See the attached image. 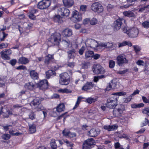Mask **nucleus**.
Returning <instances> with one entry per match:
<instances>
[{
  "instance_id": "20e7f679",
  "label": "nucleus",
  "mask_w": 149,
  "mask_h": 149,
  "mask_svg": "<svg viewBox=\"0 0 149 149\" xmlns=\"http://www.w3.org/2000/svg\"><path fill=\"white\" fill-rule=\"evenodd\" d=\"M91 9L95 12L100 13L104 10V8L102 5L98 2L93 3L91 6Z\"/></svg>"
},
{
  "instance_id": "39448f33",
  "label": "nucleus",
  "mask_w": 149,
  "mask_h": 149,
  "mask_svg": "<svg viewBox=\"0 0 149 149\" xmlns=\"http://www.w3.org/2000/svg\"><path fill=\"white\" fill-rule=\"evenodd\" d=\"M93 70L94 73L97 74H103L105 72L104 68L99 64L94 65L93 67Z\"/></svg>"
},
{
  "instance_id": "de8ad7c7",
  "label": "nucleus",
  "mask_w": 149,
  "mask_h": 149,
  "mask_svg": "<svg viewBox=\"0 0 149 149\" xmlns=\"http://www.w3.org/2000/svg\"><path fill=\"white\" fill-rule=\"evenodd\" d=\"M142 25L144 28L148 29L149 27V21H146L142 23Z\"/></svg>"
},
{
  "instance_id": "423d86ee",
  "label": "nucleus",
  "mask_w": 149,
  "mask_h": 149,
  "mask_svg": "<svg viewBox=\"0 0 149 149\" xmlns=\"http://www.w3.org/2000/svg\"><path fill=\"white\" fill-rule=\"evenodd\" d=\"M51 3V0H42L38 3V7L42 9L46 8L50 6Z\"/></svg>"
},
{
  "instance_id": "338daca9",
  "label": "nucleus",
  "mask_w": 149,
  "mask_h": 149,
  "mask_svg": "<svg viewBox=\"0 0 149 149\" xmlns=\"http://www.w3.org/2000/svg\"><path fill=\"white\" fill-rule=\"evenodd\" d=\"M100 55L98 54H95L93 55V57L94 59L97 60L100 58Z\"/></svg>"
},
{
  "instance_id": "49530a36",
  "label": "nucleus",
  "mask_w": 149,
  "mask_h": 149,
  "mask_svg": "<svg viewBox=\"0 0 149 149\" xmlns=\"http://www.w3.org/2000/svg\"><path fill=\"white\" fill-rule=\"evenodd\" d=\"M98 48L102 49L106 48V43H101L98 44Z\"/></svg>"
},
{
  "instance_id": "7c9ffc66",
  "label": "nucleus",
  "mask_w": 149,
  "mask_h": 149,
  "mask_svg": "<svg viewBox=\"0 0 149 149\" xmlns=\"http://www.w3.org/2000/svg\"><path fill=\"white\" fill-rule=\"evenodd\" d=\"M75 51L74 49L69 51L68 52V56L70 58H74L75 55Z\"/></svg>"
},
{
  "instance_id": "f8f14e48",
  "label": "nucleus",
  "mask_w": 149,
  "mask_h": 149,
  "mask_svg": "<svg viewBox=\"0 0 149 149\" xmlns=\"http://www.w3.org/2000/svg\"><path fill=\"white\" fill-rule=\"evenodd\" d=\"M117 62L119 65L127 63L128 61L126 58V56L124 54H120L117 56Z\"/></svg>"
},
{
  "instance_id": "f3484780",
  "label": "nucleus",
  "mask_w": 149,
  "mask_h": 149,
  "mask_svg": "<svg viewBox=\"0 0 149 149\" xmlns=\"http://www.w3.org/2000/svg\"><path fill=\"white\" fill-rule=\"evenodd\" d=\"M100 131L93 128L91 129L88 133V135L90 136L94 137L97 136L100 133Z\"/></svg>"
},
{
  "instance_id": "f704fd0d",
  "label": "nucleus",
  "mask_w": 149,
  "mask_h": 149,
  "mask_svg": "<svg viewBox=\"0 0 149 149\" xmlns=\"http://www.w3.org/2000/svg\"><path fill=\"white\" fill-rule=\"evenodd\" d=\"M58 92L60 93H71L72 91L66 88H65L59 89L58 90Z\"/></svg>"
},
{
  "instance_id": "c9c22d12",
  "label": "nucleus",
  "mask_w": 149,
  "mask_h": 149,
  "mask_svg": "<svg viewBox=\"0 0 149 149\" xmlns=\"http://www.w3.org/2000/svg\"><path fill=\"white\" fill-rule=\"evenodd\" d=\"M94 52L93 51H88L85 52V57L86 58H89L93 57Z\"/></svg>"
},
{
  "instance_id": "f257e3e1",
  "label": "nucleus",
  "mask_w": 149,
  "mask_h": 149,
  "mask_svg": "<svg viewBox=\"0 0 149 149\" xmlns=\"http://www.w3.org/2000/svg\"><path fill=\"white\" fill-rule=\"evenodd\" d=\"M122 30L123 32L126 33L131 38L136 37L139 32L138 29L135 27L130 28L128 29L126 27H124L122 29Z\"/></svg>"
},
{
  "instance_id": "4468645a",
  "label": "nucleus",
  "mask_w": 149,
  "mask_h": 149,
  "mask_svg": "<svg viewBox=\"0 0 149 149\" xmlns=\"http://www.w3.org/2000/svg\"><path fill=\"white\" fill-rule=\"evenodd\" d=\"M119 106V108L115 110L113 112V114L117 117H120L125 109V106L123 105L120 104Z\"/></svg>"
},
{
  "instance_id": "2eb2a0df",
  "label": "nucleus",
  "mask_w": 149,
  "mask_h": 149,
  "mask_svg": "<svg viewBox=\"0 0 149 149\" xmlns=\"http://www.w3.org/2000/svg\"><path fill=\"white\" fill-rule=\"evenodd\" d=\"M122 19L121 18H119L114 21L113 24L114 31H118L120 29L122 24Z\"/></svg>"
},
{
  "instance_id": "6e6d98bb",
  "label": "nucleus",
  "mask_w": 149,
  "mask_h": 149,
  "mask_svg": "<svg viewBox=\"0 0 149 149\" xmlns=\"http://www.w3.org/2000/svg\"><path fill=\"white\" fill-rule=\"evenodd\" d=\"M134 50H135V52L136 53H137L141 49V47L137 45H135L134 46Z\"/></svg>"
},
{
  "instance_id": "a18cd8bd",
  "label": "nucleus",
  "mask_w": 149,
  "mask_h": 149,
  "mask_svg": "<svg viewBox=\"0 0 149 149\" xmlns=\"http://www.w3.org/2000/svg\"><path fill=\"white\" fill-rule=\"evenodd\" d=\"M106 48L109 49L113 48V44L112 42H109L106 43Z\"/></svg>"
},
{
  "instance_id": "a19ab883",
  "label": "nucleus",
  "mask_w": 149,
  "mask_h": 149,
  "mask_svg": "<svg viewBox=\"0 0 149 149\" xmlns=\"http://www.w3.org/2000/svg\"><path fill=\"white\" fill-rule=\"evenodd\" d=\"M53 58V56L51 55H48L45 57V63L48 64L50 60Z\"/></svg>"
},
{
  "instance_id": "9d476101",
  "label": "nucleus",
  "mask_w": 149,
  "mask_h": 149,
  "mask_svg": "<svg viewBox=\"0 0 149 149\" xmlns=\"http://www.w3.org/2000/svg\"><path fill=\"white\" fill-rule=\"evenodd\" d=\"M95 144V141L92 138L88 139L84 143L83 149H90L91 146Z\"/></svg>"
},
{
  "instance_id": "6ab92c4d",
  "label": "nucleus",
  "mask_w": 149,
  "mask_h": 149,
  "mask_svg": "<svg viewBox=\"0 0 149 149\" xmlns=\"http://www.w3.org/2000/svg\"><path fill=\"white\" fill-rule=\"evenodd\" d=\"M72 30L69 29H64L62 32L63 36L65 37H69L72 36Z\"/></svg>"
},
{
  "instance_id": "aec40b11",
  "label": "nucleus",
  "mask_w": 149,
  "mask_h": 149,
  "mask_svg": "<svg viewBox=\"0 0 149 149\" xmlns=\"http://www.w3.org/2000/svg\"><path fill=\"white\" fill-rule=\"evenodd\" d=\"M93 86L91 82H87L84 85L82 88V90L87 91L88 90L91 89Z\"/></svg>"
},
{
  "instance_id": "09e8293b",
  "label": "nucleus",
  "mask_w": 149,
  "mask_h": 149,
  "mask_svg": "<svg viewBox=\"0 0 149 149\" xmlns=\"http://www.w3.org/2000/svg\"><path fill=\"white\" fill-rule=\"evenodd\" d=\"M81 97H78L77 98V101L75 105V106L73 108V109H76L77 107L78 106L81 102Z\"/></svg>"
},
{
  "instance_id": "6e6552de",
  "label": "nucleus",
  "mask_w": 149,
  "mask_h": 149,
  "mask_svg": "<svg viewBox=\"0 0 149 149\" xmlns=\"http://www.w3.org/2000/svg\"><path fill=\"white\" fill-rule=\"evenodd\" d=\"M12 51L10 49L3 50L0 52L1 58L4 60H9L10 59L9 55L11 54Z\"/></svg>"
},
{
  "instance_id": "72a5a7b5",
  "label": "nucleus",
  "mask_w": 149,
  "mask_h": 149,
  "mask_svg": "<svg viewBox=\"0 0 149 149\" xmlns=\"http://www.w3.org/2000/svg\"><path fill=\"white\" fill-rule=\"evenodd\" d=\"M60 79H70V77L69 75L66 72H64L61 73L60 75Z\"/></svg>"
},
{
  "instance_id": "8fccbe9b",
  "label": "nucleus",
  "mask_w": 149,
  "mask_h": 149,
  "mask_svg": "<svg viewBox=\"0 0 149 149\" xmlns=\"http://www.w3.org/2000/svg\"><path fill=\"white\" fill-rule=\"evenodd\" d=\"M109 67L111 68H113L115 65V62L113 60H110L109 62Z\"/></svg>"
},
{
  "instance_id": "58836bf2",
  "label": "nucleus",
  "mask_w": 149,
  "mask_h": 149,
  "mask_svg": "<svg viewBox=\"0 0 149 149\" xmlns=\"http://www.w3.org/2000/svg\"><path fill=\"white\" fill-rule=\"evenodd\" d=\"M29 126V130L31 133H34L36 131V128L35 125L34 124L30 125Z\"/></svg>"
},
{
  "instance_id": "5701e85b",
  "label": "nucleus",
  "mask_w": 149,
  "mask_h": 149,
  "mask_svg": "<svg viewBox=\"0 0 149 149\" xmlns=\"http://www.w3.org/2000/svg\"><path fill=\"white\" fill-rule=\"evenodd\" d=\"M36 86V84H34L32 82L27 83L24 86V87L30 90H33Z\"/></svg>"
},
{
  "instance_id": "864d4df0",
  "label": "nucleus",
  "mask_w": 149,
  "mask_h": 149,
  "mask_svg": "<svg viewBox=\"0 0 149 149\" xmlns=\"http://www.w3.org/2000/svg\"><path fill=\"white\" fill-rule=\"evenodd\" d=\"M8 36L7 34H6L4 32H3L2 36H1L0 39V40L1 41H4L6 37Z\"/></svg>"
},
{
  "instance_id": "2f4dec72",
  "label": "nucleus",
  "mask_w": 149,
  "mask_h": 149,
  "mask_svg": "<svg viewBox=\"0 0 149 149\" xmlns=\"http://www.w3.org/2000/svg\"><path fill=\"white\" fill-rule=\"evenodd\" d=\"M30 74L31 78L34 79H37L38 78V74L34 70L31 71Z\"/></svg>"
},
{
  "instance_id": "4c0bfd02",
  "label": "nucleus",
  "mask_w": 149,
  "mask_h": 149,
  "mask_svg": "<svg viewBox=\"0 0 149 149\" xmlns=\"http://www.w3.org/2000/svg\"><path fill=\"white\" fill-rule=\"evenodd\" d=\"M62 42V44L64 45L65 47H72L71 44L70 42L68 40H63Z\"/></svg>"
},
{
  "instance_id": "680f3d73",
  "label": "nucleus",
  "mask_w": 149,
  "mask_h": 149,
  "mask_svg": "<svg viewBox=\"0 0 149 149\" xmlns=\"http://www.w3.org/2000/svg\"><path fill=\"white\" fill-rule=\"evenodd\" d=\"M10 135L7 134H5L2 136V138L5 140H7L10 138Z\"/></svg>"
},
{
  "instance_id": "393cba45",
  "label": "nucleus",
  "mask_w": 149,
  "mask_h": 149,
  "mask_svg": "<svg viewBox=\"0 0 149 149\" xmlns=\"http://www.w3.org/2000/svg\"><path fill=\"white\" fill-rule=\"evenodd\" d=\"M65 109V106L63 103L59 104L56 108V111L59 113L64 111Z\"/></svg>"
},
{
  "instance_id": "bb28decb",
  "label": "nucleus",
  "mask_w": 149,
  "mask_h": 149,
  "mask_svg": "<svg viewBox=\"0 0 149 149\" xmlns=\"http://www.w3.org/2000/svg\"><path fill=\"white\" fill-rule=\"evenodd\" d=\"M123 14L125 16L128 17H133L135 16V15L131 11H128L123 12Z\"/></svg>"
},
{
  "instance_id": "3c124183",
  "label": "nucleus",
  "mask_w": 149,
  "mask_h": 149,
  "mask_svg": "<svg viewBox=\"0 0 149 149\" xmlns=\"http://www.w3.org/2000/svg\"><path fill=\"white\" fill-rule=\"evenodd\" d=\"M118 137L120 138H125L126 139H128V136L125 134H119L118 135Z\"/></svg>"
},
{
  "instance_id": "774afa93",
  "label": "nucleus",
  "mask_w": 149,
  "mask_h": 149,
  "mask_svg": "<svg viewBox=\"0 0 149 149\" xmlns=\"http://www.w3.org/2000/svg\"><path fill=\"white\" fill-rule=\"evenodd\" d=\"M139 91L137 89L134 91L133 93L130 95V96L132 97L133 96L135 95H136L139 94Z\"/></svg>"
},
{
  "instance_id": "7ed1b4c3",
  "label": "nucleus",
  "mask_w": 149,
  "mask_h": 149,
  "mask_svg": "<svg viewBox=\"0 0 149 149\" xmlns=\"http://www.w3.org/2000/svg\"><path fill=\"white\" fill-rule=\"evenodd\" d=\"M49 41L54 45H58L61 41L60 34L58 33H55L51 36Z\"/></svg>"
},
{
  "instance_id": "c85d7f7f",
  "label": "nucleus",
  "mask_w": 149,
  "mask_h": 149,
  "mask_svg": "<svg viewBox=\"0 0 149 149\" xmlns=\"http://www.w3.org/2000/svg\"><path fill=\"white\" fill-rule=\"evenodd\" d=\"M118 83V80L117 79L114 78L111 80V82L110 84L112 88L114 89L116 87Z\"/></svg>"
},
{
  "instance_id": "ddd939ff",
  "label": "nucleus",
  "mask_w": 149,
  "mask_h": 149,
  "mask_svg": "<svg viewBox=\"0 0 149 149\" xmlns=\"http://www.w3.org/2000/svg\"><path fill=\"white\" fill-rule=\"evenodd\" d=\"M36 86L38 87L40 89H46L48 87V82L47 80L45 79L41 80L38 83L36 84Z\"/></svg>"
},
{
  "instance_id": "13d9d810",
  "label": "nucleus",
  "mask_w": 149,
  "mask_h": 149,
  "mask_svg": "<svg viewBox=\"0 0 149 149\" xmlns=\"http://www.w3.org/2000/svg\"><path fill=\"white\" fill-rule=\"evenodd\" d=\"M136 63L139 65H143L144 64V62L142 60H139L137 61Z\"/></svg>"
},
{
  "instance_id": "1a4fd4ad",
  "label": "nucleus",
  "mask_w": 149,
  "mask_h": 149,
  "mask_svg": "<svg viewBox=\"0 0 149 149\" xmlns=\"http://www.w3.org/2000/svg\"><path fill=\"white\" fill-rule=\"evenodd\" d=\"M41 101L40 98L36 97L31 102V104H32L35 107H37L38 110H44V107L40 104Z\"/></svg>"
},
{
  "instance_id": "69168bd1",
  "label": "nucleus",
  "mask_w": 149,
  "mask_h": 149,
  "mask_svg": "<svg viewBox=\"0 0 149 149\" xmlns=\"http://www.w3.org/2000/svg\"><path fill=\"white\" fill-rule=\"evenodd\" d=\"M64 142L67 144V146L71 147H72L73 146V144L72 143L69 142L68 141H64Z\"/></svg>"
},
{
  "instance_id": "0eeeda50",
  "label": "nucleus",
  "mask_w": 149,
  "mask_h": 149,
  "mask_svg": "<svg viewBox=\"0 0 149 149\" xmlns=\"http://www.w3.org/2000/svg\"><path fill=\"white\" fill-rule=\"evenodd\" d=\"M57 12L63 17H68L70 14V10L64 8H59L58 9Z\"/></svg>"
},
{
  "instance_id": "5fc2aeb1",
  "label": "nucleus",
  "mask_w": 149,
  "mask_h": 149,
  "mask_svg": "<svg viewBox=\"0 0 149 149\" xmlns=\"http://www.w3.org/2000/svg\"><path fill=\"white\" fill-rule=\"evenodd\" d=\"M90 22L91 25H95L97 23V21L96 18H93L90 21Z\"/></svg>"
},
{
  "instance_id": "a211bd4d",
  "label": "nucleus",
  "mask_w": 149,
  "mask_h": 149,
  "mask_svg": "<svg viewBox=\"0 0 149 149\" xmlns=\"http://www.w3.org/2000/svg\"><path fill=\"white\" fill-rule=\"evenodd\" d=\"M63 17L61 16V15L59 14L57 12V13L53 17V20L54 22L59 23H61L63 22L62 18Z\"/></svg>"
},
{
  "instance_id": "cd10ccee",
  "label": "nucleus",
  "mask_w": 149,
  "mask_h": 149,
  "mask_svg": "<svg viewBox=\"0 0 149 149\" xmlns=\"http://www.w3.org/2000/svg\"><path fill=\"white\" fill-rule=\"evenodd\" d=\"M70 79H60L59 80V84L63 85H67L69 83Z\"/></svg>"
},
{
  "instance_id": "9b49d317",
  "label": "nucleus",
  "mask_w": 149,
  "mask_h": 149,
  "mask_svg": "<svg viewBox=\"0 0 149 149\" xmlns=\"http://www.w3.org/2000/svg\"><path fill=\"white\" fill-rule=\"evenodd\" d=\"M81 15L78 11L74 10L72 12V19L74 22H79L81 21Z\"/></svg>"
},
{
  "instance_id": "dca6fc26",
  "label": "nucleus",
  "mask_w": 149,
  "mask_h": 149,
  "mask_svg": "<svg viewBox=\"0 0 149 149\" xmlns=\"http://www.w3.org/2000/svg\"><path fill=\"white\" fill-rule=\"evenodd\" d=\"M87 43L88 44L90 47L93 48L98 47V44L97 42L93 39H88L87 42Z\"/></svg>"
},
{
  "instance_id": "052dcab7",
  "label": "nucleus",
  "mask_w": 149,
  "mask_h": 149,
  "mask_svg": "<svg viewBox=\"0 0 149 149\" xmlns=\"http://www.w3.org/2000/svg\"><path fill=\"white\" fill-rule=\"evenodd\" d=\"M85 50V47L84 46H82L81 48L79 50V53L81 55H82Z\"/></svg>"
},
{
  "instance_id": "4d7b16f0",
  "label": "nucleus",
  "mask_w": 149,
  "mask_h": 149,
  "mask_svg": "<svg viewBox=\"0 0 149 149\" xmlns=\"http://www.w3.org/2000/svg\"><path fill=\"white\" fill-rule=\"evenodd\" d=\"M8 44L7 43H3L0 44V49H2L7 47Z\"/></svg>"
},
{
  "instance_id": "f03ea898",
  "label": "nucleus",
  "mask_w": 149,
  "mask_h": 149,
  "mask_svg": "<svg viewBox=\"0 0 149 149\" xmlns=\"http://www.w3.org/2000/svg\"><path fill=\"white\" fill-rule=\"evenodd\" d=\"M118 102L117 97H111L107 99L106 104V106L111 109L115 108L117 105Z\"/></svg>"
},
{
  "instance_id": "473e14b6",
  "label": "nucleus",
  "mask_w": 149,
  "mask_h": 149,
  "mask_svg": "<svg viewBox=\"0 0 149 149\" xmlns=\"http://www.w3.org/2000/svg\"><path fill=\"white\" fill-rule=\"evenodd\" d=\"M55 72L54 71L52 70H49L46 73L47 78H49L55 75Z\"/></svg>"
},
{
  "instance_id": "c03bdc74",
  "label": "nucleus",
  "mask_w": 149,
  "mask_h": 149,
  "mask_svg": "<svg viewBox=\"0 0 149 149\" xmlns=\"http://www.w3.org/2000/svg\"><path fill=\"white\" fill-rule=\"evenodd\" d=\"M126 93L124 91H121L119 92H116L112 94V95H114L123 96L125 95Z\"/></svg>"
},
{
  "instance_id": "a878e982",
  "label": "nucleus",
  "mask_w": 149,
  "mask_h": 149,
  "mask_svg": "<svg viewBox=\"0 0 149 149\" xmlns=\"http://www.w3.org/2000/svg\"><path fill=\"white\" fill-rule=\"evenodd\" d=\"M29 59L24 57H22L19 58L18 60V63L23 64H26L29 63Z\"/></svg>"
},
{
  "instance_id": "37998d69",
  "label": "nucleus",
  "mask_w": 149,
  "mask_h": 149,
  "mask_svg": "<svg viewBox=\"0 0 149 149\" xmlns=\"http://www.w3.org/2000/svg\"><path fill=\"white\" fill-rule=\"evenodd\" d=\"M86 100L88 103L91 104L96 101V100L92 97H90L86 98Z\"/></svg>"
},
{
  "instance_id": "e433bc0d",
  "label": "nucleus",
  "mask_w": 149,
  "mask_h": 149,
  "mask_svg": "<svg viewBox=\"0 0 149 149\" xmlns=\"http://www.w3.org/2000/svg\"><path fill=\"white\" fill-rule=\"evenodd\" d=\"M144 104L142 103L139 104H133L131 105V107L132 108H136L143 107Z\"/></svg>"
},
{
  "instance_id": "ea45409f",
  "label": "nucleus",
  "mask_w": 149,
  "mask_h": 149,
  "mask_svg": "<svg viewBox=\"0 0 149 149\" xmlns=\"http://www.w3.org/2000/svg\"><path fill=\"white\" fill-rule=\"evenodd\" d=\"M50 145L53 149H56L57 146L54 139H52L50 143Z\"/></svg>"
},
{
  "instance_id": "79ce46f5",
  "label": "nucleus",
  "mask_w": 149,
  "mask_h": 149,
  "mask_svg": "<svg viewBox=\"0 0 149 149\" xmlns=\"http://www.w3.org/2000/svg\"><path fill=\"white\" fill-rule=\"evenodd\" d=\"M106 76L107 75L106 74L95 76L94 77L93 81L95 82H97L99 79L105 78Z\"/></svg>"
},
{
  "instance_id": "c756f323",
  "label": "nucleus",
  "mask_w": 149,
  "mask_h": 149,
  "mask_svg": "<svg viewBox=\"0 0 149 149\" xmlns=\"http://www.w3.org/2000/svg\"><path fill=\"white\" fill-rule=\"evenodd\" d=\"M36 10H32L31 12L28 13V15L29 18L32 19L34 20L36 19V16L34 15V14L36 13Z\"/></svg>"
},
{
  "instance_id": "412c9836",
  "label": "nucleus",
  "mask_w": 149,
  "mask_h": 149,
  "mask_svg": "<svg viewBox=\"0 0 149 149\" xmlns=\"http://www.w3.org/2000/svg\"><path fill=\"white\" fill-rule=\"evenodd\" d=\"M118 126L116 125H105L104 126V129L108 131H113L117 129Z\"/></svg>"
},
{
  "instance_id": "b1692460",
  "label": "nucleus",
  "mask_w": 149,
  "mask_h": 149,
  "mask_svg": "<svg viewBox=\"0 0 149 149\" xmlns=\"http://www.w3.org/2000/svg\"><path fill=\"white\" fill-rule=\"evenodd\" d=\"M126 45H128L129 47H131L132 45L131 42L129 41H123L121 42H119L118 44L119 47H124Z\"/></svg>"
},
{
  "instance_id": "4be33fe9",
  "label": "nucleus",
  "mask_w": 149,
  "mask_h": 149,
  "mask_svg": "<svg viewBox=\"0 0 149 149\" xmlns=\"http://www.w3.org/2000/svg\"><path fill=\"white\" fill-rule=\"evenodd\" d=\"M63 3L65 6L67 7H70L74 4L73 0H63Z\"/></svg>"
},
{
  "instance_id": "e2e57ef3",
  "label": "nucleus",
  "mask_w": 149,
  "mask_h": 149,
  "mask_svg": "<svg viewBox=\"0 0 149 149\" xmlns=\"http://www.w3.org/2000/svg\"><path fill=\"white\" fill-rule=\"evenodd\" d=\"M69 132L68 130H64L62 132L63 135L65 136H68Z\"/></svg>"
},
{
  "instance_id": "0e129e2a",
  "label": "nucleus",
  "mask_w": 149,
  "mask_h": 149,
  "mask_svg": "<svg viewBox=\"0 0 149 149\" xmlns=\"http://www.w3.org/2000/svg\"><path fill=\"white\" fill-rule=\"evenodd\" d=\"M114 7V6L112 5L111 4H108L107 6V9L108 11H110Z\"/></svg>"
},
{
  "instance_id": "603ef678",
  "label": "nucleus",
  "mask_w": 149,
  "mask_h": 149,
  "mask_svg": "<svg viewBox=\"0 0 149 149\" xmlns=\"http://www.w3.org/2000/svg\"><path fill=\"white\" fill-rule=\"evenodd\" d=\"M143 113L149 116V108H146L142 111Z\"/></svg>"
},
{
  "instance_id": "bf43d9fd",
  "label": "nucleus",
  "mask_w": 149,
  "mask_h": 149,
  "mask_svg": "<svg viewBox=\"0 0 149 149\" xmlns=\"http://www.w3.org/2000/svg\"><path fill=\"white\" fill-rule=\"evenodd\" d=\"M87 8V6L85 5H82L80 6V10L83 12H85Z\"/></svg>"
}]
</instances>
